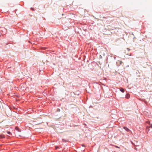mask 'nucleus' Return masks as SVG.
Returning <instances> with one entry per match:
<instances>
[{"label":"nucleus","instance_id":"obj_12","mask_svg":"<svg viewBox=\"0 0 152 152\" xmlns=\"http://www.w3.org/2000/svg\"><path fill=\"white\" fill-rule=\"evenodd\" d=\"M150 127L152 128V124H151V126H150Z\"/></svg>","mask_w":152,"mask_h":152},{"label":"nucleus","instance_id":"obj_9","mask_svg":"<svg viewBox=\"0 0 152 152\" xmlns=\"http://www.w3.org/2000/svg\"><path fill=\"white\" fill-rule=\"evenodd\" d=\"M127 50H128V51H130V49L129 48H127Z\"/></svg>","mask_w":152,"mask_h":152},{"label":"nucleus","instance_id":"obj_11","mask_svg":"<svg viewBox=\"0 0 152 152\" xmlns=\"http://www.w3.org/2000/svg\"><path fill=\"white\" fill-rule=\"evenodd\" d=\"M31 9L32 10H34V9L33 8H31Z\"/></svg>","mask_w":152,"mask_h":152},{"label":"nucleus","instance_id":"obj_1","mask_svg":"<svg viewBox=\"0 0 152 152\" xmlns=\"http://www.w3.org/2000/svg\"><path fill=\"white\" fill-rule=\"evenodd\" d=\"M123 128L125 129L126 131L129 132V129L127 128L126 127L124 126Z\"/></svg>","mask_w":152,"mask_h":152},{"label":"nucleus","instance_id":"obj_10","mask_svg":"<svg viewBox=\"0 0 152 152\" xmlns=\"http://www.w3.org/2000/svg\"><path fill=\"white\" fill-rule=\"evenodd\" d=\"M115 147L117 148H120L119 147H118V146H115Z\"/></svg>","mask_w":152,"mask_h":152},{"label":"nucleus","instance_id":"obj_2","mask_svg":"<svg viewBox=\"0 0 152 152\" xmlns=\"http://www.w3.org/2000/svg\"><path fill=\"white\" fill-rule=\"evenodd\" d=\"M120 90L123 93V92H124V89L123 88H121L120 89Z\"/></svg>","mask_w":152,"mask_h":152},{"label":"nucleus","instance_id":"obj_6","mask_svg":"<svg viewBox=\"0 0 152 152\" xmlns=\"http://www.w3.org/2000/svg\"><path fill=\"white\" fill-rule=\"evenodd\" d=\"M0 137L2 138H4V136L3 135H2L0 136Z\"/></svg>","mask_w":152,"mask_h":152},{"label":"nucleus","instance_id":"obj_3","mask_svg":"<svg viewBox=\"0 0 152 152\" xmlns=\"http://www.w3.org/2000/svg\"><path fill=\"white\" fill-rule=\"evenodd\" d=\"M130 97V95L129 94H127L126 96V98L127 99H129Z\"/></svg>","mask_w":152,"mask_h":152},{"label":"nucleus","instance_id":"obj_7","mask_svg":"<svg viewBox=\"0 0 152 152\" xmlns=\"http://www.w3.org/2000/svg\"><path fill=\"white\" fill-rule=\"evenodd\" d=\"M149 131V128H147V131L148 132Z\"/></svg>","mask_w":152,"mask_h":152},{"label":"nucleus","instance_id":"obj_5","mask_svg":"<svg viewBox=\"0 0 152 152\" xmlns=\"http://www.w3.org/2000/svg\"><path fill=\"white\" fill-rule=\"evenodd\" d=\"M7 132L8 134L11 135V132H10L7 131Z\"/></svg>","mask_w":152,"mask_h":152},{"label":"nucleus","instance_id":"obj_8","mask_svg":"<svg viewBox=\"0 0 152 152\" xmlns=\"http://www.w3.org/2000/svg\"><path fill=\"white\" fill-rule=\"evenodd\" d=\"M58 148H59V147L58 146H56L55 147L56 149H57Z\"/></svg>","mask_w":152,"mask_h":152},{"label":"nucleus","instance_id":"obj_13","mask_svg":"<svg viewBox=\"0 0 152 152\" xmlns=\"http://www.w3.org/2000/svg\"><path fill=\"white\" fill-rule=\"evenodd\" d=\"M120 61V64H121V61Z\"/></svg>","mask_w":152,"mask_h":152},{"label":"nucleus","instance_id":"obj_4","mask_svg":"<svg viewBox=\"0 0 152 152\" xmlns=\"http://www.w3.org/2000/svg\"><path fill=\"white\" fill-rule=\"evenodd\" d=\"M125 53L127 55H129V56H131V53H130L129 54H128V53H127L126 52V51H125Z\"/></svg>","mask_w":152,"mask_h":152}]
</instances>
